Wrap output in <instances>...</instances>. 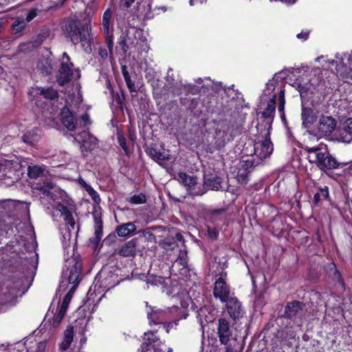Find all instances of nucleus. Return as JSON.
I'll list each match as a JSON object with an SVG mask.
<instances>
[{
	"instance_id": "nucleus-1",
	"label": "nucleus",
	"mask_w": 352,
	"mask_h": 352,
	"mask_svg": "<svg viewBox=\"0 0 352 352\" xmlns=\"http://www.w3.org/2000/svg\"><path fill=\"white\" fill-rule=\"evenodd\" d=\"M305 150L307 153V160L311 164H315L322 171L336 169L339 167V162L332 156L324 144L316 146H307Z\"/></svg>"
},
{
	"instance_id": "nucleus-2",
	"label": "nucleus",
	"mask_w": 352,
	"mask_h": 352,
	"mask_svg": "<svg viewBox=\"0 0 352 352\" xmlns=\"http://www.w3.org/2000/svg\"><path fill=\"white\" fill-rule=\"evenodd\" d=\"M62 30L65 37L76 45L81 43L82 45L88 44L89 33L87 27L82 24L76 17H69L62 23Z\"/></svg>"
},
{
	"instance_id": "nucleus-3",
	"label": "nucleus",
	"mask_w": 352,
	"mask_h": 352,
	"mask_svg": "<svg viewBox=\"0 0 352 352\" xmlns=\"http://www.w3.org/2000/svg\"><path fill=\"white\" fill-rule=\"evenodd\" d=\"M237 132L234 124L227 121H219L217 123L214 138L219 147L233 140Z\"/></svg>"
},
{
	"instance_id": "nucleus-4",
	"label": "nucleus",
	"mask_w": 352,
	"mask_h": 352,
	"mask_svg": "<svg viewBox=\"0 0 352 352\" xmlns=\"http://www.w3.org/2000/svg\"><path fill=\"white\" fill-rule=\"evenodd\" d=\"M20 285L18 281L8 280L0 286V312L4 311L5 306L17 296Z\"/></svg>"
},
{
	"instance_id": "nucleus-5",
	"label": "nucleus",
	"mask_w": 352,
	"mask_h": 352,
	"mask_svg": "<svg viewBox=\"0 0 352 352\" xmlns=\"http://www.w3.org/2000/svg\"><path fill=\"white\" fill-rule=\"evenodd\" d=\"M272 126L263 130L262 138L258 139L254 144V154L260 159L268 157L273 152L274 146L270 140V132Z\"/></svg>"
},
{
	"instance_id": "nucleus-6",
	"label": "nucleus",
	"mask_w": 352,
	"mask_h": 352,
	"mask_svg": "<svg viewBox=\"0 0 352 352\" xmlns=\"http://www.w3.org/2000/svg\"><path fill=\"white\" fill-rule=\"evenodd\" d=\"M282 73H277L274 75L272 80H270L264 90L265 96H271V94L278 95V109L280 112H284L285 100V89L283 88V82H275L278 78L283 79L285 77L280 76Z\"/></svg>"
},
{
	"instance_id": "nucleus-7",
	"label": "nucleus",
	"mask_w": 352,
	"mask_h": 352,
	"mask_svg": "<svg viewBox=\"0 0 352 352\" xmlns=\"http://www.w3.org/2000/svg\"><path fill=\"white\" fill-rule=\"evenodd\" d=\"M177 307L160 308L157 307H148L146 311L149 324H161L173 316V313L177 311Z\"/></svg>"
},
{
	"instance_id": "nucleus-8",
	"label": "nucleus",
	"mask_w": 352,
	"mask_h": 352,
	"mask_svg": "<svg viewBox=\"0 0 352 352\" xmlns=\"http://www.w3.org/2000/svg\"><path fill=\"white\" fill-rule=\"evenodd\" d=\"M67 270L63 272L65 276H68V283L77 285L79 283L80 274V264L73 257L65 258Z\"/></svg>"
},
{
	"instance_id": "nucleus-9",
	"label": "nucleus",
	"mask_w": 352,
	"mask_h": 352,
	"mask_svg": "<svg viewBox=\"0 0 352 352\" xmlns=\"http://www.w3.org/2000/svg\"><path fill=\"white\" fill-rule=\"evenodd\" d=\"M118 44L124 53L133 47L137 49L138 53L143 51L146 52L148 50V46L144 39H139L134 43L129 34L122 35L119 38Z\"/></svg>"
},
{
	"instance_id": "nucleus-10",
	"label": "nucleus",
	"mask_w": 352,
	"mask_h": 352,
	"mask_svg": "<svg viewBox=\"0 0 352 352\" xmlns=\"http://www.w3.org/2000/svg\"><path fill=\"white\" fill-rule=\"evenodd\" d=\"M72 67H73V64L70 63L69 56L67 53L64 52L63 62L57 75V81L60 85H64L71 80L72 75Z\"/></svg>"
},
{
	"instance_id": "nucleus-11",
	"label": "nucleus",
	"mask_w": 352,
	"mask_h": 352,
	"mask_svg": "<svg viewBox=\"0 0 352 352\" xmlns=\"http://www.w3.org/2000/svg\"><path fill=\"white\" fill-rule=\"evenodd\" d=\"M217 336L221 344L228 345L232 338L229 321L225 318L218 320Z\"/></svg>"
},
{
	"instance_id": "nucleus-12",
	"label": "nucleus",
	"mask_w": 352,
	"mask_h": 352,
	"mask_svg": "<svg viewBox=\"0 0 352 352\" xmlns=\"http://www.w3.org/2000/svg\"><path fill=\"white\" fill-rule=\"evenodd\" d=\"M74 140L80 144L82 152L94 150L98 144L97 139L85 130L77 134Z\"/></svg>"
},
{
	"instance_id": "nucleus-13",
	"label": "nucleus",
	"mask_w": 352,
	"mask_h": 352,
	"mask_svg": "<svg viewBox=\"0 0 352 352\" xmlns=\"http://www.w3.org/2000/svg\"><path fill=\"white\" fill-rule=\"evenodd\" d=\"M225 302L227 311L232 319L236 320L243 317L245 311L237 298L231 296Z\"/></svg>"
},
{
	"instance_id": "nucleus-14",
	"label": "nucleus",
	"mask_w": 352,
	"mask_h": 352,
	"mask_svg": "<svg viewBox=\"0 0 352 352\" xmlns=\"http://www.w3.org/2000/svg\"><path fill=\"white\" fill-rule=\"evenodd\" d=\"M213 294L216 298H219L222 302H225L231 297L230 296V288L222 277L219 278L215 281Z\"/></svg>"
},
{
	"instance_id": "nucleus-15",
	"label": "nucleus",
	"mask_w": 352,
	"mask_h": 352,
	"mask_svg": "<svg viewBox=\"0 0 352 352\" xmlns=\"http://www.w3.org/2000/svg\"><path fill=\"white\" fill-rule=\"evenodd\" d=\"M177 179L180 184L186 186L187 190H192V195H199L204 194V192H199L198 191L195 190V186L197 184V177L189 175L186 173L180 172L177 175Z\"/></svg>"
},
{
	"instance_id": "nucleus-16",
	"label": "nucleus",
	"mask_w": 352,
	"mask_h": 352,
	"mask_svg": "<svg viewBox=\"0 0 352 352\" xmlns=\"http://www.w3.org/2000/svg\"><path fill=\"white\" fill-rule=\"evenodd\" d=\"M269 98V101L267 102V107L264 109L262 113V116L265 119L267 120L265 124V129L271 126V124L274 120L275 115V108H276V95L274 94H271V96H267Z\"/></svg>"
},
{
	"instance_id": "nucleus-17",
	"label": "nucleus",
	"mask_w": 352,
	"mask_h": 352,
	"mask_svg": "<svg viewBox=\"0 0 352 352\" xmlns=\"http://www.w3.org/2000/svg\"><path fill=\"white\" fill-rule=\"evenodd\" d=\"M32 188L39 191L44 196L52 199H54V192L56 191V187L52 182L45 180L43 182H36L33 184Z\"/></svg>"
},
{
	"instance_id": "nucleus-18",
	"label": "nucleus",
	"mask_w": 352,
	"mask_h": 352,
	"mask_svg": "<svg viewBox=\"0 0 352 352\" xmlns=\"http://www.w3.org/2000/svg\"><path fill=\"white\" fill-rule=\"evenodd\" d=\"M336 125V120L331 116H322L320 118L318 129L322 135H327L334 130Z\"/></svg>"
},
{
	"instance_id": "nucleus-19",
	"label": "nucleus",
	"mask_w": 352,
	"mask_h": 352,
	"mask_svg": "<svg viewBox=\"0 0 352 352\" xmlns=\"http://www.w3.org/2000/svg\"><path fill=\"white\" fill-rule=\"evenodd\" d=\"M63 125L69 131H74L76 128L77 121L72 112L67 107H64L60 113Z\"/></svg>"
},
{
	"instance_id": "nucleus-20",
	"label": "nucleus",
	"mask_w": 352,
	"mask_h": 352,
	"mask_svg": "<svg viewBox=\"0 0 352 352\" xmlns=\"http://www.w3.org/2000/svg\"><path fill=\"white\" fill-rule=\"evenodd\" d=\"M304 304L298 300L289 302L285 308L284 316L288 318H294L302 314Z\"/></svg>"
},
{
	"instance_id": "nucleus-21",
	"label": "nucleus",
	"mask_w": 352,
	"mask_h": 352,
	"mask_svg": "<svg viewBox=\"0 0 352 352\" xmlns=\"http://www.w3.org/2000/svg\"><path fill=\"white\" fill-rule=\"evenodd\" d=\"M117 254L123 257L134 256L136 252V242L131 240L125 243L118 250Z\"/></svg>"
},
{
	"instance_id": "nucleus-22",
	"label": "nucleus",
	"mask_w": 352,
	"mask_h": 352,
	"mask_svg": "<svg viewBox=\"0 0 352 352\" xmlns=\"http://www.w3.org/2000/svg\"><path fill=\"white\" fill-rule=\"evenodd\" d=\"M301 117L302 120V126L305 128H309L316 120V116L311 108L302 107Z\"/></svg>"
},
{
	"instance_id": "nucleus-23",
	"label": "nucleus",
	"mask_w": 352,
	"mask_h": 352,
	"mask_svg": "<svg viewBox=\"0 0 352 352\" xmlns=\"http://www.w3.org/2000/svg\"><path fill=\"white\" fill-rule=\"evenodd\" d=\"M143 342L142 345L145 346H160L161 341L158 336L156 335V332L154 331H149L144 333L143 337Z\"/></svg>"
},
{
	"instance_id": "nucleus-24",
	"label": "nucleus",
	"mask_w": 352,
	"mask_h": 352,
	"mask_svg": "<svg viewBox=\"0 0 352 352\" xmlns=\"http://www.w3.org/2000/svg\"><path fill=\"white\" fill-rule=\"evenodd\" d=\"M340 135L344 142L349 143L352 140V118H348L342 124Z\"/></svg>"
},
{
	"instance_id": "nucleus-25",
	"label": "nucleus",
	"mask_w": 352,
	"mask_h": 352,
	"mask_svg": "<svg viewBox=\"0 0 352 352\" xmlns=\"http://www.w3.org/2000/svg\"><path fill=\"white\" fill-rule=\"evenodd\" d=\"M93 216L94 219L95 228V236L93 239V242L98 243L102 236V221L100 213L96 212L93 214Z\"/></svg>"
},
{
	"instance_id": "nucleus-26",
	"label": "nucleus",
	"mask_w": 352,
	"mask_h": 352,
	"mask_svg": "<svg viewBox=\"0 0 352 352\" xmlns=\"http://www.w3.org/2000/svg\"><path fill=\"white\" fill-rule=\"evenodd\" d=\"M71 229L67 228V230L63 234V247L65 252V257L71 258L74 255V248L70 245Z\"/></svg>"
},
{
	"instance_id": "nucleus-27",
	"label": "nucleus",
	"mask_w": 352,
	"mask_h": 352,
	"mask_svg": "<svg viewBox=\"0 0 352 352\" xmlns=\"http://www.w3.org/2000/svg\"><path fill=\"white\" fill-rule=\"evenodd\" d=\"M74 327H68L64 332L63 340L60 344L61 350H67L70 346L74 338Z\"/></svg>"
},
{
	"instance_id": "nucleus-28",
	"label": "nucleus",
	"mask_w": 352,
	"mask_h": 352,
	"mask_svg": "<svg viewBox=\"0 0 352 352\" xmlns=\"http://www.w3.org/2000/svg\"><path fill=\"white\" fill-rule=\"evenodd\" d=\"M39 130L36 128L27 131L22 137L23 141L30 145H34L39 139Z\"/></svg>"
},
{
	"instance_id": "nucleus-29",
	"label": "nucleus",
	"mask_w": 352,
	"mask_h": 352,
	"mask_svg": "<svg viewBox=\"0 0 352 352\" xmlns=\"http://www.w3.org/2000/svg\"><path fill=\"white\" fill-rule=\"evenodd\" d=\"M146 153L156 162L169 160V155L165 151H160L155 148H148Z\"/></svg>"
},
{
	"instance_id": "nucleus-30",
	"label": "nucleus",
	"mask_w": 352,
	"mask_h": 352,
	"mask_svg": "<svg viewBox=\"0 0 352 352\" xmlns=\"http://www.w3.org/2000/svg\"><path fill=\"white\" fill-rule=\"evenodd\" d=\"M136 229V226L133 223L129 222L119 226L116 228V232L120 236H126L133 232Z\"/></svg>"
},
{
	"instance_id": "nucleus-31",
	"label": "nucleus",
	"mask_w": 352,
	"mask_h": 352,
	"mask_svg": "<svg viewBox=\"0 0 352 352\" xmlns=\"http://www.w3.org/2000/svg\"><path fill=\"white\" fill-rule=\"evenodd\" d=\"M112 16V12L110 8L107 9L102 16V27L103 29L104 34H109L112 32L111 30V19Z\"/></svg>"
},
{
	"instance_id": "nucleus-32",
	"label": "nucleus",
	"mask_w": 352,
	"mask_h": 352,
	"mask_svg": "<svg viewBox=\"0 0 352 352\" xmlns=\"http://www.w3.org/2000/svg\"><path fill=\"white\" fill-rule=\"evenodd\" d=\"M43 41V36H37L35 38H34L32 41L28 42L26 43H23L20 45V49L22 51L25 50H32L35 47H38L42 44Z\"/></svg>"
},
{
	"instance_id": "nucleus-33",
	"label": "nucleus",
	"mask_w": 352,
	"mask_h": 352,
	"mask_svg": "<svg viewBox=\"0 0 352 352\" xmlns=\"http://www.w3.org/2000/svg\"><path fill=\"white\" fill-rule=\"evenodd\" d=\"M37 93L43 96L44 98L50 100H54L58 97V92L53 88H41L36 89Z\"/></svg>"
},
{
	"instance_id": "nucleus-34",
	"label": "nucleus",
	"mask_w": 352,
	"mask_h": 352,
	"mask_svg": "<svg viewBox=\"0 0 352 352\" xmlns=\"http://www.w3.org/2000/svg\"><path fill=\"white\" fill-rule=\"evenodd\" d=\"M69 302V297L65 296L59 308L58 313L55 318V321L57 323H59L65 316Z\"/></svg>"
},
{
	"instance_id": "nucleus-35",
	"label": "nucleus",
	"mask_w": 352,
	"mask_h": 352,
	"mask_svg": "<svg viewBox=\"0 0 352 352\" xmlns=\"http://www.w3.org/2000/svg\"><path fill=\"white\" fill-rule=\"evenodd\" d=\"M43 168L40 165H29L28 168V176L31 178H37L43 173Z\"/></svg>"
},
{
	"instance_id": "nucleus-36",
	"label": "nucleus",
	"mask_w": 352,
	"mask_h": 352,
	"mask_svg": "<svg viewBox=\"0 0 352 352\" xmlns=\"http://www.w3.org/2000/svg\"><path fill=\"white\" fill-rule=\"evenodd\" d=\"M12 168V162L6 159H0V177L5 176Z\"/></svg>"
},
{
	"instance_id": "nucleus-37",
	"label": "nucleus",
	"mask_w": 352,
	"mask_h": 352,
	"mask_svg": "<svg viewBox=\"0 0 352 352\" xmlns=\"http://www.w3.org/2000/svg\"><path fill=\"white\" fill-rule=\"evenodd\" d=\"M205 184L212 190H218L221 186V179L218 177L205 178Z\"/></svg>"
},
{
	"instance_id": "nucleus-38",
	"label": "nucleus",
	"mask_w": 352,
	"mask_h": 352,
	"mask_svg": "<svg viewBox=\"0 0 352 352\" xmlns=\"http://www.w3.org/2000/svg\"><path fill=\"white\" fill-rule=\"evenodd\" d=\"M26 22L27 21L23 18H16L12 24V29L15 33L22 32L27 25Z\"/></svg>"
},
{
	"instance_id": "nucleus-39",
	"label": "nucleus",
	"mask_w": 352,
	"mask_h": 352,
	"mask_svg": "<svg viewBox=\"0 0 352 352\" xmlns=\"http://www.w3.org/2000/svg\"><path fill=\"white\" fill-rule=\"evenodd\" d=\"M336 71L337 74L342 78H350L352 79V74L347 70L346 66L342 63L336 65Z\"/></svg>"
},
{
	"instance_id": "nucleus-40",
	"label": "nucleus",
	"mask_w": 352,
	"mask_h": 352,
	"mask_svg": "<svg viewBox=\"0 0 352 352\" xmlns=\"http://www.w3.org/2000/svg\"><path fill=\"white\" fill-rule=\"evenodd\" d=\"M236 178L240 184H246L248 182V172L240 168L236 174Z\"/></svg>"
},
{
	"instance_id": "nucleus-41",
	"label": "nucleus",
	"mask_w": 352,
	"mask_h": 352,
	"mask_svg": "<svg viewBox=\"0 0 352 352\" xmlns=\"http://www.w3.org/2000/svg\"><path fill=\"white\" fill-rule=\"evenodd\" d=\"M186 256V252H182L181 255L177 258L175 263L173 264L172 267V271L175 272L174 268L176 267L177 265H182L183 267H186L187 265V261L185 258Z\"/></svg>"
},
{
	"instance_id": "nucleus-42",
	"label": "nucleus",
	"mask_w": 352,
	"mask_h": 352,
	"mask_svg": "<svg viewBox=\"0 0 352 352\" xmlns=\"http://www.w3.org/2000/svg\"><path fill=\"white\" fill-rule=\"evenodd\" d=\"M129 201L133 204H141L146 201V197L143 194L134 195L129 198Z\"/></svg>"
},
{
	"instance_id": "nucleus-43",
	"label": "nucleus",
	"mask_w": 352,
	"mask_h": 352,
	"mask_svg": "<svg viewBox=\"0 0 352 352\" xmlns=\"http://www.w3.org/2000/svg\"><path fill=\"white\" fill-rule=\"evenodd\" d=\"M176 246L174 239H165L162 242V247L166 250H173Z\"/></svg>"
},
{
	"instance_id": "nucleus-44",
	"label": "nucleus",
	"mask_w": 352,
	"mask_h": 352,
	"mask_svg": "<svg viewBox=\"0 0 352 352\" xmlns=\"http://www.w3.org/2000/svg\"><path fill=\"white\" fill-rule=\"evenodd\" d=\"M117 135H118V143H119L120 146L122 148L124 153L126 155H128L129 153V150L126 146L125 138L120 133H118Z\"/></svg>"
},
{
	"instance_id": "nucleus-45",
	"label": "nucleus",
	"mask_w": 352,
	"mask_h": 352,
	"mask_svg": "<svg viewBox=\"0 0 352 352\" xmlns=\"http://www.w3.org/2000/svg\"><path fill=\"white\" fill-rule=\"evenodd\" d=\"M106 37V43L107 45L110 54L113 53V37L112 32H109V34H104Z\"/></svg>"
},
{
	"instance_id": "nucleus-46",
	"label": "nucleus",
	"mask_w": 352,
	"mask_h": 352,
	"mask_svg": "<svg viewBox=\"0 0 352 352\" xmlns=\"http://www.w3.org/2000/svg\"><path fill=\"white\" fill-rule=\"evenodd\" d=\"M57 209L60 212L61 215L64 217V219L66 217H69V214H72L68 208L63 204H58Z\"/></svg>"
},
{
	"instance_id": "nucleus-47",
	"label": "nucleus",
	"mask_w": 352,
	"mask_h": 352,
	"mask_svg": "<svg viewBox=\"0 0 352 352\" xmlns=\"http://www.w3.org/2000/svg\"><path fill=\"white\" fill-rule=\"evenodd\" d=\"M87 190L95 202L98 203L100 201V198L98 193L96 190H94L91 187H89L87 189Z\"/></svg>"
},
{
	"instance_id": "nucleus-48",
	"label": "nucleus",
	"mask_w": 352,
	"mask_h": 352,
	"mask_svg": "<svg viewBox=\"0 0 352 352\" xmlns=\"http://www.w3.org/2000/svg\"><path fill=\"white\" fill-rule=\"evenodd\" d=\"M124 80H125L127 87L129 88L130 91H131V92L137 91L136 87H135L134 82L131 80L130 76H125Z\"/></svg>"
},
{
	"instance_id": "nucleus-49",
	"label": "nucleus",
	"mask_w": 352,
	"mask_h": 352,
	"mask_svg": "<svg viewBox=\"0 0 352 352\" xmlns=\"http://www.w3.org/2000/svg\"><path fill=\"white\" fill-rule=\"evenodd\" d=\"M135 0H120V10H124L129 8Z\"/></svg>"
},
{
	"instance_id": "nucleus-50",
	"label": "nucleus",
	"mask_w": 352,
	"mask_h": 352,
	"mask_svg": "<svg viewBox=\"0 0 352 352\" xmlns=\"http://www.w3.org/2000/svg\"><path fill=\"white\" fill-rule=\"evenodd\" d=\"M64 220L66 225L68 226V228H71L72 230H74L75 221L72 214H69V217H66Z\"/></svg>"
},
{
	"instance_id": "nucleus-51",
	"label": "nucleus",
	"mask_w": 352,
	"mask_h": 352,
	"mask_svg": "<svg viewBox=\"0 0 352 352\" xmlns=\"http://www.w3.org/2000/svg\"><path fill=\"white\" fill-rule=\"evenodd\" d=\"M37 16V10L36 9H32L30 10L27 16L25 21L27 22L31 21L33 19H34Z\"/></svg>"
},
{
	"instance_id": "nucleus-52",
	"label": "nucleus",
	"mask_w": 352,
	"mask_h": 352,
	"mask_svg": "<svg viewBox=\"0 0 352 352\" xmlns=\"http://www.w3.org/2000/svg\"><path fill=\"white\" fill-rule=\"evenodd\" d=\"M241 167H242V170H245L246 171H248V169L249 168H251L253 165V163L252 161L250 160H242L241 162Z\"/></svg>"
},
{
	"instance_id": "nucleus-53",
	"label": "nucleus",
	"mask_w": 352,
	"mask_h": 352,
	"mask_svg": "<svg viewBox=\"0 0 352 352\" xmlns=\"http://www.w3.org/2000/svg\"><path fill=\"white\" fill-rule=\"evenodd\" d=\"M318 192L320 194V197L323 199H326L329 197V189L327 186H324V188H319Z\"/></svg>"
},
{
	"instance_id": "nucleus-54",
	"label": "nucleus",
	"mask_w": 352,
	"mask_h": 352,
	"mask_svg": "<svg viewBox=\"0 0 352 352\" xmlns=\"http://www.w3.org/2000/svg\"><path fill=\"white\" fill-rule=\"evenodd\" d=\"M225 212V209L214 210L211 211V217L214 220H215L217 217L223 214Z\"/></svg>"
},
{
	"instance_id": "nucleus-55",
	"label": "nucleus",
	"mask_w": 352,
	"mask_h": 352,
	"mask_svg": "<svg viewBox=\"0 0 352 352\" xmlns=\"http://www.w3.org/2000/svg\"><path fill=\"white\" fill-rule=\"evenodd\" d=\"M179 320V319H177L173 322H167V323L164 322V327L165 328L166 331L167 333H168L170 331V329L172 328L173 327V325H177Z\"/></svg>"
},
{
	"instance_id": "nucleus-56",
	"label": "nucleus",
	"mask_w": 352,
	"mask_h": 352,
	"mask_svg": "<svg viewBox=\"0 0 352 352\" xmlns=\"http://www.w3.org/2000/svg\"><path fill=\"white\" fill-rule=\"evenodd\" d=\"M46 342H40L37 344L35 352H45L46 349Z\"/></svg>"
},
{
	"instance_id": "nucleus-57",
	"label": "nucleus",
	"mask_w": 352,
	"mask_h": 352,
	"mask_svg": "<svg viewBox=\"0 0 352 352\" xmlns=\"http://www.w3.org/2000/svg\"><path fill=\"white\" fill-rule=\"evenodd\" d=\"M208 234L211 239H216L218 235V232L214 228H208Z\"/></svg>"
},
{
	"instance_id": "nucleus-58",
	"label": "nucleus",
	"mask_w": 352,
	"mask_h": 352,
	"mask_svg": "<svg viewBox=\"0 0 352 352\" xmlns=\"http://www.w3.org/2000/svg\"><path fill=\"white\" fill-rule=\"evenodd\" d=\"M297 38L299 39H302L304 41L307 40L309 36V32H302L297 34Z\"/></svg>"
},
{
	"instance_id": "nucleus-59",
	"label": "nucleus",
	"mask_w": 352,
	"mask_h": 352,
	"mask_svg": "<svg viewBox=\"0 0 352 352\" xmlns=\"http://www.w3.org/2000/svg\"><path fill=\"white\" fill-rule=\"evenodd\" d=\"M81 120L84 122V124L86 126L87 124H90L89 116L87 113H85L81 116Z\"/></svg>"
},
{
	"instance_id": "nucleus-60",
	"label": "nucleus",
	"mask_w": 352,
	"mask_h": 352,
	"mask_svg": "<svg viewBox=\"0 0 352 352\" xmlns=\"http://www.w3.org/2000/svg\"><path fill=\"white\" fill-rule=\"evenodd\" d=\"M139 352H153V347L147 346L144 347V346L142 345Z\"/></svg>"
},
{
	"instance_id": "nucleus-61",
	"label": "nucleus",
	"mask_w": 352,
	"mask_h": 352,
	"mask_svg": "<svg viewBox=\"0 0 352 352\" xmlns=\"http://www.w3.org/2000/svg\"><path fill=\"white\" fill-rule=\"evenodd\" d=\"M9 204V201H0V212H2L1 210H6Z\"/></svg>"
},
{
	"instance_id": "nucleus-62",
	"label": "nucleus",
	"mask_w": 352,
	"mask_h": 352,
	"mask_svg": "<svg viewBox=\"0 0 352 352\" xmlns=\"http://www.w3.org/2000/svg\"><path fill=\"white\" fill-rule=\"evenodd\" d=\"M321 199L320 194L319 192H316L313 199V201L316 205H318Z\"/></svg>"
},
{
	"instance_id": "nucleus-63",
	"label": "nucleus",
	"mask_w": 352,
	"mask_h": 352,
	"mask_svg": "<svg viewBox=\"0 0 352 352\" xmlns=\"http://www.w3.org/2000/svg\"><path fill=\"white\" fill-rule=\"evenodd\" d=\"M99 54L102 58H107L108 56L107 51L103 48H100Z\"/></svg>"
},
{
	"instance_id": "nucleus-64",
	"label": "nucleus",
	"mask_w": 352,
	"mask_h": 352,
	"mask_svg": "<svg viewBox=\"0 0 352 352\" xmlns=\"http://www.w3.org/2000/svg\"><path fill=\"white\" fill-rule=\"evenodd\" d=\"M52 67L50 64L48 65L47 67H45L43 72H45L47 74H49L52 72Z\"/></svg>"
}]
</instances>
